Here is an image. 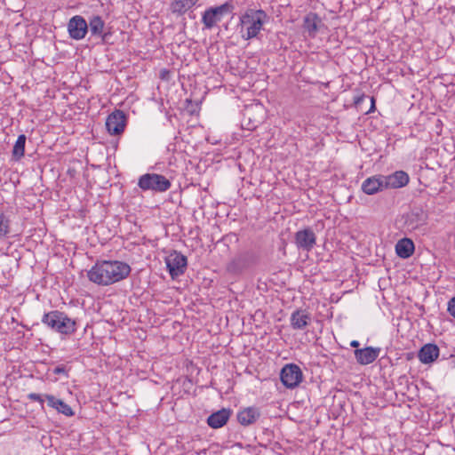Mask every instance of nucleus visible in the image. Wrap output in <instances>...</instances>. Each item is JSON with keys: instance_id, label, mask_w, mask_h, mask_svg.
<instances>
[{"instance_id": "1", "label": "nucleus", "mask_w": 455, "mask_h": 455, "mask_svg": "<svg viewBox=\"0 0 455 455\" xmlns=\"http://www.w3.org/2000/svg\"><path fill=\"white\" fill-rule=\"evenodd\" d=\"M131 273V267L119 260L97 261L87 272L89 280L99 285H110L125 279Z\"/></svg>"}, {"instance_id": "2", "label": "nucleus", "mask_w": 455, "mask_h": 455, "mask_svg": "<svg viewBox=\"0 0 455 455\" xmlns=\"http://www.w3.org/2000/svg\"><path fill=\"white\" fill-rule=\"evenodd\" d=\"M268 19L266 12L261 9H247L240 17L242 38L250 40L257 37Z\"/></svg>"}, {"instance_id": "3", "label": "nucleus", "mask_w": 455, "mask_h": 455, "mask_svg": "<svg viewBox=\"0 0 455 455\" xmlns=\"http://www.w3.org/2000/svg\"><path fill=\"white\" fill-rule=\"evenodd\" d=\"M171 181L164 175L158 173H146L141 175L138 180V187L143 190H151L156 193H163L170 189Z\"/></svg>"}, {"instance_id": "4", "label": "nucleus", "mask_w": 455, "mask_h": 455, "mask_svg": "<svg viewBox=\"0 0 455 455\" xmlns=\"http://www.w3.org/2000/svg\"><path fill=\"white\" fill-rule=\"evenodd\" d=\"M234 6L231 3L226 2L219 6L207 8L202 14V23L204 28L212 29L221 21L224 15L233 12Z\"/></svg>"}, {"instance_id": "5", "label": "nucleus", "mask_w": 455, "mask_h": 455, "mask_svg": "<svg viewBox=\"0 0 455 455\" xmlns=\"http://www.w3.org/2000/svg\"><path fill=\"white\" fill-rule=\"evenodd\" d=\"M42 321L60 333H71L75 331L76 322L67 315H44Z\"/></svg>"}, {"instance_id": "6", "label": "nucleus", "mask_w": 455, "mask_h": 455, "mask_svg": "<svg viewBox=\"0 0 455 455\" xmlns=\"http://www.w3.org/2000/svg\"><path fill=\"white\" fill-rule=\"evenodd\" d=\"M165 263L172 279L183 275L187 269V258L177 251H172L165 257Z\"/></svg>"}, {"instance_id": "7", "label": "nucleus", "mask_w": 455, "mask_h": 455, "mask_svg": "<svg viewBox=\"0 0 455 455\" xmlns=\"http://www.w3.org/2000/svg\"><path fill=\"white\" fill-rule=\"evenodd\" d=\"M303 374L296 364H286L281 371L280 379L287 388H294L302 381Z\"/></svg>"}, {"instance_id": "8", "label": "nucleus", "mask_w": 455, "mask_h": 455, "mask_svg": "<svg viewBox=\"0 0 455 455\" xmlns=\"http://www.w3.org/2000/svg\"><path fill=\"white\" fill-rule=\"evenodd\" d=\"M126 126V116L122 110H115L106 120V128L111 135L121 134Z\"/></svg>"}, {"instance_id": "9", "label": "nucleus", "mask_w": 455, "mask_h": 455, "mask_svg": "<svg viewBox=\"0 0 455 455\" xmlns=\"http://www.w3.org/2000/svg\"><path fill=\"white\" fill-rule=\"evenodd\" d=\"M69 36L75 40L84 39L88 32V24L84 17L76 15L68 23Z\"/></svg>"}, {"instance_id": "10", "label": "nucleus", "mask_w": 455, "mask_h": 455, "mask_svg": "<svg viewBox=\"0 0 455 455\" xmlns=\"http://www.w3.org/2000/svg\"><path fill=\"white\" fill-rule=\"evenodd\" d=\"M295 244L299 249L310 251L316 243V236L311 228H305L295 233Z\"/></svg>"}, {"instance_id": "11", "label": "nucleus", "mask_w": 455, "mask_h": 455, "mask_svg": "<svg viewBox=\"0 0 455 455\" xmlns=\"http://www.w3.org/2000/svg\"><path fill=\"white\" fill-rule=\"evenodd\" d=\"M380 352L379 348H375L372 347H367L362 349H355L354 354L356 359V362L359 364L366 365L373 363L377 357L379 356Z\"/></svg>"}, {"instance_id": "12", "label": "nucleus", "mask_w": 455, "mask_h": 455, "mask_svg": "<svg viewBox=\"0 0 455 455\" xmlns=\"http://www.w3.org/2000/svg\"><path fill=\"white\" fill-rule=\"evenodd\" d=\"M384 175H376L366 179L362 184V190L367 195H374L387 188Z\"/></svg>"}, {"instance_id": "13", "label": "nucleus", "mask_w": 455, "mask_h": 455, "mask_svg": "<svg viewBox=\"0 0 455 455\" xmlns=\"http://www.w3.org/2000/svg\"><path fill=\"white\" fill-rule=\"evenodd\" d=\"M386 183L387 188H399L406 186L409 183V175L403 171H396L391 175L384 176L381 178Z\"/></svg>"}, {"instance_id": "14", "label": "nucleus", "mask_w": 455, "mask_h": 455, "mask_svg": "<svg viewBox=\"0 0 455 455\" xmlns=\"http://www.w3.org/2000/svg\"><path fill=\"white\" fill-rule=\"evenodd\" d=\"M259 416L258 408L247 407L237 413V420L243 426H249L255 423Z\"/></svg>"}, {"instance_id": "15", "label": "nucleus", "mask_w": 455, "mask_h": 455, "mask_svg": "<svg viewBox=\"0 0 455 455\" xmlns=\"http://www.w3.org/2000/svg\"><path fill=\"white\" fill-rule=\"evenodd\" d=\"M231 414L229 409H221L211 414L207 419L208 425L212 428L223 427L228 420Z\"/></svg>"}, {"instance_id": "16", "label": "nucleus", "mask_w": 455, "mask_h": 455, "mask_svg": "<svg viewBox=\"0 0 455 455\" xmlns=\"http://www.w3.org/2000/svg\"><path fill=\"white\" fill-rule=\"evenodd\" d=\"M439 355V348L435 344H426L419 352V359L423 363H433Z\"/></svg>"}, {"instance_id": "17", "label": "nucleus", "mask_w": 455, "mask_h": 455, "mask_svg": "<svg viewBox=\"0 0 455 455\" xmlns=\"http://www.w3.org/2000/svg\"><path fill=\"white\" fill-rule=\"evenodd\" d=\"M88 29H90L91 34L95 36L100 37L102 40H105L107 37V34L104 33L105 22L102 18L99 15H94L89 19Z\"/></svg>"}, {"instance_id": "18", "label": "nucleus", "mask_w": 455, "mask_h": 455, "mask_svg": "<svg viewBox=\"0 0 455 455\" xmlns=\"http://www.w3.org/2000/svg\"><path fill=\"white\" fill-rule=\"evenodd\" d=\"M414 243L409 238H403L395 244V252L402 259L410 258L414 252Z\"/></svg>"}, {"instance_id": "19", "label": "nucleus", "mask_w": 455, "mask_h": 455, "mask_svg": "<svg viewBox=\"0 0 455 455\" xmlns=\"http://www.w3.org/2000/svg\"><path fill=\"white\" fill-rule=\"evenodd\" d=\"M45 400L50 407L56 409L59 412L66 415L72 416L74 414L71 407L60 399L56 398L52 395H45Z\"/></svg>"}, {"instance_id": "20", "label": "nucleus", "mask_w": 455, "mask_h": 455, "mask_svg": "<svg viewBox=\"0 0 455 455\" xmlns=\"http://www.w3.org/2000/svg\"><path fill=\"white\" fill-rule=\"evenodd\" d=\"M321 20L318 15L314 12L307 13L303 21V28L308 33V36L314 37L318 30V25Z\"/></svg>"}, {"instance_id": "21", "label": "nucleus", "mask_w": 455, "mask_h": 455, "mask_svg": "<svg viewBox=\"0 0 455 455\" xmlns=\"http://www.w3.org/2000/svg\"><path fill=\"white\" fill-rule=\"evenodd\" d=\"M196 4L190 0H173L171 3L170 9L173 14L183 15Z\"/></svg>"}, {"instance_id": "22", "label": "nucleus", "mask_w": 455, "mask_h": 455, "mask_svg": "<svg viewBox=\"0 0 455 455\" xmlns=\"http://www.w3.org/2000/svg\"><path fill=\"white\" fill-rule=\"evenodd\" d=\"M25 143L26 136L24 134L19 135L12 149V156L16 160H20L22 156H24Z\"/></svg>"}, {"instance_id": "23", "label": "nucleus", "mask_w": 455, "mask_h": 455, "mask_svg": "<svg viewBox=\"0 0 455 455\" xmlns=\"http://www.w3.org/2000/svg\"><path fill=\"white\" fill-rule=\"evenodd\" d=\"M309 322V315H291V324L294 329H303Z\"/></svg>"}, {"instance_id": "24", "label": "nucleus", "mask_w": 455, "mask_h": 455, "mask_svg": "<svg viewBox=\"0 0 455 455\" xmlns=\"http://www.w3.org/2000/svg\"><path fill=\"white\" fill-rule=\"evenodd\" d=\"M11 230V220L4 212H0V239L8 236Z\"/></svg>"}, {"instance_id": "25", "label": "nucleus", "mask_w": 455, "mask_h": 455, "mask_svg": "<svg viewBox=\"0 0 455 455\" xmlns=\"http://www.w3.org/2000/svg\"><path fill=\"white\" fill-rule=\"evenodd\" d=\"M243 270L241 267L240 259H234L227 265V271L231 274H239Z\"/></svg>"}, {"instance_id": "26", "label": "nucleus", "mask_w": 455, "mask_h": 455, "mask_svg": "<svg viewBox=\"0 0 455 455\" xmlns=\"http://www.w3.org/2000/svg\"><path fill=\"white\" fill-rule=\"evenodd\" d=\"M28 398L31 401L39 402L41 404H43V403L44 401L39 394H36V393L28 394Z\"/></svg>"}, {"instance_id": "27", "label": "nucleus", "mask_w": 455, "mask_h": 455, "mask_svg": "<svg viewBox=\"0 0 455 455\" xmlns=\"http://www.w3.org/2000/svg\"><path fill=\"white\" fill-rule=\"evenodd\" d=\"M447 310L448 313H455V296L449 300Z\"/></svg>"}, {"instance_id": "28", "label": "nucleus", "mask_w": 455, "mask_h": 455, "mask_svg": "<svg viewBox=\"0 0 455 455\" xmlns=\"http://www.w3.org/2000/svg\"><path fill=\"white\" fill-rule=\"evenodd\" d=\"M53 373L54 374H66V369L62 365L57 366L53 369Z\"/></svg>"}, {"instance_id": "29", "label": "nucleus", "mask_w": 455, "mask_h": 455, "mask_svg": "<svg viewBox=\"0 0 455 455\" xmlns=\"http://www.w3.org/2000/svg\"><path fill=\"white\" fill-rule=\"evenodd\" d=\"M350 346L352 347H359V342L357 340H353V341H351Z\"/></svg>"}, {"instance_id": "30", "label": "nucleus", "mask_w": 455, "mask_h": 455, "mask_svg": "<svg viewBox=\"0 0 455 455\" xmlns=\"http://www.w3.org/2000/svg\"><path fill=\"white\" fill-rule=\"evenodd\" d=\"M165 74H168V71L164 69L161 73V76H162L163 78L164 77Z\"/></svg>"}, {"instance_id": "31", "label": "nucleus", "mask_w": 455, "mask_h": 455, "mask_svg": "<svg viewBox=\"0 0 455 455\" xmlns=\"http://www.w3.org/2000/svg\"><path fill=\"white\" fill-rule=\"evenodd\" d=\"M362 100H363V97H360V98H358L357 100H355V104H358V103H360V101H361Z\"/></svg>"}, {"instance_id": "32", "label": "nucleus", "mask_w": 455, "mask_h": 455, "mask_svg": "<svg viewBox=\"0 0 455 455\" xmlns=\"http://www.w3.org/2000/svg\"><path fill=\"white\" fill-rule=\"evenodd\" d=\"M371 103H372L371 108H374V99L373 98H371Z\"/></svg>"}, {"instance_id": "33", "label": "nucleus", "mask_w": 455, "mask_h": 455, "mask_svg": "<svg viewBox=\"0 0 455 455\" xmlns=\"http://www.w3.org/2000/svg\"><path fill=\"white\" fill-rule=\"evenodd\" d=\"M191 2H193L195 4H196V3L199 1V0H190Z\"/></svg>"}, {"instance_id": "34", "label": "nucleus", "mask_w": 455, "mask_h": 455, "mask_svg": "<svg viewBox=\"0 0 455 455\" xmlns=\"http://www.w3.org/2000/svg\"><path fill=\"white\" fill-rule=\"evenodd\" d=\"M293 313L299 314V313H300V310L297 309Z\"/></svg>"}, {"instance_id": "35", "label": "nucleus", "mask_w": 455, "mask_h": 455, "mask_svg": "<svg viewBox=\"0 0 455 455\" xmlns=\"http://www.w3.org/2000/svg\"><path fill=\"white\" fill-rule=\"evenodd\" d=\"M51 313L57 314V313H59V312H58V311H52Z\"/></svg>"}, {"instance_id": "36", "label": "nucleus", "mask_w": 455, "mask_h": 455, "mask_svg": "<svg viewBox=\"0 0 455 455\" xmlns=\"http://www.w3.org/2000/svg\"><path fill=\"white\" fill-rule=\"evenodd\" d=\"M455 317V315H452Z\"/></svg>"}]
</instances>
